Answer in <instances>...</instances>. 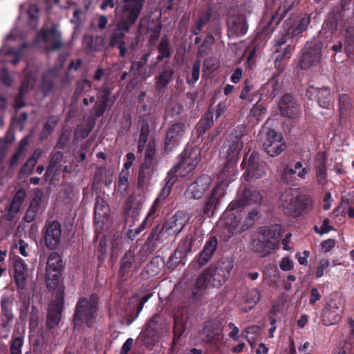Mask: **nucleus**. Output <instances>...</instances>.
<instances>
[{
  "label": "nucleus",
  "mask_w": 354,
  "mask_h": 354,
  "mask_svg": "<svg viewBox=\"0 0 354 354\" xmlns=\"http://www.w3.org/2000/svg\"><path fill=\"white\" fill-rule=\"evenodd\" d=\"M345 52L354 55V26H348L345 31Z\"/></svg>",
  "instance_id": "nucleus-50"
},
{
  "label": "nucleus",
  "mask_w": 354,
  "mask_h": 354,
  "mask_svg": "<svg viewBox=\"0 0 354 354\" xmlns=\"http://www.w3.org/2000/svg\"><path fill=\"white\" fill-rule=\"evenodd\" d=\"M160 205H161V203H160L156 201H153L145 220L142 222V223L139 225V227H138L136 229L133 236H136V235L139 234L141 232H142L147 227L151 225L155 218L158 216L157 210L159 209Z\"/></svg>",
  "instance_id": "nucleus-36"
},
{
  "label": "nucleus",
  "mask_w": 354,
  "mask_h": 354,
  "mask_svg": "<svg viewBox=\"0 0 354 354\" xmlns=\"http://www.w3.org/2000/svg\"><path fill=\"white\" fill-rule=\"evenodd\" d=\"M263 148L266 153L270 157H275L283 151L286 145L283 141L281 133L274 130H270L267 133L266 140L263 143Z\"/></svg>",
  "instance_id": "nucleus-16"
},
{
  "label": "nucleus",
  "mask_w": 354,
  "mask_h": 354,
  "mask_svg": "<svg viewBox=\"0 0 354 354\" xmlns=\"http://www.w3.org/2000/svg\"><path fill=\"white\" fill-rule=\"evenodd\" d=\"M41 202L42 194L41 192H37L35 194L26 212L24 217L25 222L31 223L35 219L36 216L41 209Z\"/></svg>",
  "instance_id": "nucleus-33"
},
{
  "label": "nucleus",
  "mask_w": 354,
  "mask_h": 354,
  "mask_svg": "<svg viewBox=\"0 0 354 354\" xmlns=\"http://www.w3.org/2000/svg\"><path fill=\"white\" fill-rule=\"evenodd\" d=\"M42 234L46 247L49 250L56 249L61 241V224L57 221H46Z\"/></svg>",
  "instance_id": "nucleus-13"
},
{
  "label": "nucleus",
  "mask_w": 354,
  "mask_h": 354,
  "mask_svg": "<svg viewBox=\"0 0 354 354\" xmlns=\"http://www.w3.org/2000/svg\"><path fill=\"white\" fill-rule=\"evenodd\" d=\"M225 192L220 185H216L210 194L205 199L202 207V216L204 218H210L220 203V200L224 196Z\"/></svg>",
  "instance_id": "nucleus-22"
},
{
  "label": "nucleus",
  "mask_w": 354,
  "mask_h": 354,
  "mask_svg": "<svg viewBox=\"0 0 354 354\" xmlns=\"http://www.w3.org/2000/svg\"><path fill=\"white\" fill-rule=\"evenodd\" d=\"M125 37L124 32L114 29L109 37V46L111 48H115L120 45L126 44Z\"/></svg>",
  "instance_id": "nucleus-55"
},
{
  "label": "nucleus",
  "mask_w": 354,
  "mask_h": 354,
  "mask_svg": "<svg viewBox=\"0 0 354 354\" xmlns=\"http://www.w3.org/2000/svg\"><path fill=\"white\" fill-rule=\"evenodd\" d=\"M322 46L323 43L318 40L308 41L306 44L299 62V66L301 69H308L319 63Z\"/></svg>",
  "instance_id": "nucleus-7"
},
{
  "label": "nucleus",
  "mask_w": 354,
  "mask_h": 354,
  "mask_svg": "<svg viewBox=\"0 0 354 354\" xmlns=\"http://www.w3.org/2000/svg\"><path fill=\"white\" fill-rule=\"evenodd\" d=\"M194 236L188 234L180 241L174 253L170 256L168 263L169 267H176L180 262V259L192 252L194 242Z\"/></svg>",
  "instance_id": "nucleus-23"
},
{
  "label": "nucleus",
  "mask_w": 354,
  "mask_h": 354,
  "mask_svg": "<svg viewBox=\"0 0 354 354\" xmlns=\"http://www.w3.org/2000/svg\"><path fill=\"white\" fill-rule=\"evenodd\" d=\"M264 175H266V163L260 159L257 153L252 152L249 157L244 176L247 180H250L259 179Z\"/></svg>",
  "instance_id": "nucleus-20"
},
{
  "label": "nucleus",
  "mask_w": 354,
  "mask_h": 354,
  "mask_svg": "<svg viewBox=\"0 0 354 354\" xmlns=\"http://www.w3.org/2000/svg\"><path fill=\"white\" fill-rule=\"evenodd\" d=\"M233 268L234 262L232 259L229 257H225L207 268L206 272L209 270H214V272H218L222 274L224 278L227 279Z\"/></svg>",
  "instance_id": "nucleus-31"
},
{
  "label": "nucleus",
  "mask_w": 354,
  "mask_h": 354,
  "mask_svg": "<svg viewBox=\"0 0 354 354\" xmlns=\"http://www.w3.org/2000/svg\"><path fill=\"white\" fill-rule=\"evenodd\" d=\"M186 124L184 121H176L168 128L164 139V151L169 153L176 147L185 133Z\"/></svg>",
  "instance_id": "nucleus-10"
},
{
  "label": "nucleus",
  "mask_w": 354,
  "mask_h": 354,
  "mask_svg": "<svg viewBox=\"0 0 354 354\" xmlns=\"http://www.w3.org/2000/svg\"><path fill=\"white\" fill-rule=\"evenodd\" d=\"M55 87V83L52 77L48 74H44L43 75L41 88L44 95L50 93Z\"/></svg>",
  "instance_id": "nucleus-60"
},
{
  "label": "nucleus",
  "mask_w": 354,
  "mask_h": 354,
  "mask_svg": "<svg viewBox=\"0 0 354 354\" xmlns=\"http://www.w3.org/2000/svg\"><path fill=\"white\" fill-rule=\"evenodd\" d=\"M228 34L238 37L244 35L248 30V25L243 15H237L230 17L227 20Z\"/></svg>",
  "instance_id": "nucleus-25"
},
{
  "label": "nucleus",
  "mask_w": 354,
  "mask_h": 354,
  "mask_svg": "<svg viewBox=\"0 0 354 354\" xmlns=\"http://www.w3.org/2000/svg\"><path fill=\"white\" fill-rule=\"evenodd\" d=\"M306 95L310 100H316L319 106L324 109H328L333 100L330 88L328 86H309Z\"/></svg>",
  "instance_id": "nucleus-18"
},
{
  "label": "nucleus",
  "mask_w": 354,
  "mask_h": 354,
  "mask_svg": "<svg viewBox=\"0 0 354 354\" xmlns=\"http://www.w3.org/2000/svg\"><path fill=\"white\" fill-rule=\"evenodd\" d=\"M207 337L212 340H219L222 338L223 328L217 321H211L203 328Z\"/></svg>",
  "instance_id": "nucleus-40"
},
{
  "label": "nucleus",
  "mask_w": 354,
  "mask_h": 354,
  "mask_svg": "<svg viewBox=\"0 0 354 354\" xmlns=\"http://www.w3.org/2000/svg\"><path fill=\"white\" fill-rule=\"evenodd\" d=\"M135 258V248L131 247L120 261V268L118 272V277L120 281H127L132 272H137L138 271L140 266L136 264L133 266Z\"/></svg>",
  "instance_id": "nucleus-14"
},
{
  "label": "nucleus",
  "mask_w": 354,
  "mask_h": 354,
  "mask_svg": "<svg viewBox=\"0 0 354 354\" xmlns=\"http://www.w3.org/2000/svg\"><path fill=\"white\" fill-rule=\"evenodd\" d=\"M241 210L229 209V205L223 213L220 224L223 226L224 232L228 233V237L236 234L245 232L243 220L236 213L241 212Z\"/></svg>",
  "instance_id": "nucleus-9"
},
{
  "label": "nucleus",
  "mask_w": 354,
  "mask_h": 354,
  "mask_svg": "<svg viewBox=\"0 0 354 354\" xmlns=\"http://www.w3.org/2000/svg\"><path fill=\"white\" fill-rule=\"evenodd\" d=\"M281 228L279 225L260 227L252 239V250L261 257H266L276 250L281 236Z\"/></svg>",
  "instance_id": "nucleus-1"
},
{
  "label": "nucleus",
  "mask_w": 354,
  "mask_h": 354,
  "mask_svg": "<svg viewBox=\"0 0 354 354\" xmlns=\"http://www.w3.org/2000/svg\"><path fill=\"white\" fill-rule=\"evenodd\" d=\"M165 233L166 232L163 225L161 223L157 224L152 229L146 240L145 246H147L148 250L151 252L154 251L157 248L158 244L162 239Z\"/></svg>",
  "instance_id": "nucleus-35"
},
{
  "label": "nucleus",
  "mask_w": 354,
  "mask_h": 354,
  "mask_svg": "<svg viewBox=\"0 0 354 354\" xmlns=\"http://www.w3.org/2000/svg\"><path fill=\"white\" fill-rule=\"evenodd\" d=\"M40 35L42 40L46 43L50 42V36L53 37V41L48 46V50L56 51L63 47L64 44L61 41V34L55 28H51L50 29L41 30Z\"/></svg>",
  "instance_id": "nucleus-30"
},
{
  "label": "nucleus",
  "mask_w": 354,
  "mask_h": 354,
  "mask_svg": "<svg viewBox=\"0 0 354 354\" xmlns=\"http://www.w3.org/2000/svg\"><path fill=\"white\" fill-rule=\"evenodd\" d=\"M158 317L153 315L145 324L144 328L140 333L137 341L140 342L143 346L149 350L153 349V346L158 342Z\"/></svg>",
  "instance_id": "nucleus-12"
},
{
  "label": "nucleus",
  "mask_w": 354,
  "mask_h": 354,
  "mask_svg": "<svg viewBox=\"0 0 354 354\" xmlns=\"http://www.w3.org/2000/svg\"><path fill=\"white\" fill-rule=\"evenodd\" d=\"M263 196L259 192L253 188H245L236 200L229 204V209L243 210L246 206L259 207Z\"/></svg>",
  "instance_id": "nucleus-8"
},
{
  "label": "nucleus",
  "mask_w": 354,
  "mask_h": 354,
  "mask_svg": "<svg viewBox=\"0 0 354 354\" xmlns=\"http://www.w3.org/2000/svg\"><path fill=\"white\" fill-rule=\"evenodd\" d=\"M64 158V153L62 151H56L50 156L49 165L46 169V174H52L56 167L61 162Z\"/></svg>",
  "instance_id": "nucleus-56"
},
{
  "label": "nucleus",
  "mask_w": 354,
  "mask_h": 354,
  "mask_svg": "<svg viewBox=\"0 0 354 354\" xmlns=\"http://www.w3.org/2000/svg\"><path fill=\"white\" fill-rule=\"evenodd\" d=\"M236 163V161L226 160L223 167L217 175L218 184L226 185L234 180L237 172Z\"/></svg>",
  "instance_id": "nucleus-26"
},
{
  "label": "nucleus",
  "mask_w": 354,
  "mask_h": 354,
  "mask_svg": "<svg viewBox=\"0 0 354 354\" xmlns=\"http://www.w3.org/2000/svg\"><path fill=\"white\" fill-rule=\"evenodd\" d=\"M99 297L92 293L88 297H81L77 301L73 315V324L75 327L86 326L91 328L96 318Z\"/></svg>",
  "instance_id": "nucleus-2"
},
{
  "label": "nucleus",
  "mask_w": 354,
  "mask_h": 354,
  "mask_svg": "<svg viewBox=\"0 0 354 354\" xmlns=\"http://www.w3.org/2000/svg\"><path fill=\"white\" fill-rule=\"evenodd\" d=\"M260 217L259 212L254 207V209L248 214V216L243 220V223L245 231L249 230L251 227L253 226L255 221H257Z\"/></svg>",
  "instance_id": "nucleus-58"
},
{
  "label": "nucleus",
  "mask_w": 354,
  "mask_h": 354,
  "mask_svg": "<svg viewBox=\"0 0 354 354\" xmlns=\"http://www.w3.org/2000/svg\"><path fill=\"white\" fill-rule=\"evenodd\" d=\"M26 47V44H23L17 49H15L13 48H10V49H8V54L10 55H13L15 57L14 59L11 61V63L14 66H16L19 63V59L21 58V52Z\"/></svg>",
  "instance_id": "nucleus-64"
},
{
  "label": "nucleus",
  "mask_w": 354,
  "mask_h": 354,
  "mask_svg": "<svg viewBox=\"0 0 354 354\" xmlns=\"http://www.w3.org/2000/svg\"><path fill=\"white\" fill-rule=\"evenodd\" d=\"M149 54H144L141 59L138 62H133L131 64V68L136 69L139 74H142L146 72L145 66L147 64Z\"/></svg>",
  "instance_id": "nucleus-59"
},
{
  "label": "nucleus",
  "mask_w": 354,
  "mask_h": 354,
  "mask_svg": "<svg viewBox=\"0 0 354 354\" xmlns=\"http://www.w3.org/2000/svg\"><path fill=\"white\" fill-rule=\"evenodd\" d=\"M112 183V174L105 167H99L96 169L93 178V185L104 183L109 187Z\"/></svg>",
  "instance_id": "nucleus-39"
},
{
  "label": "nucleus",
  "mask_w": 354,
  "mask_h": 354,
  "mask_svg": "<svg viewBox=\"0 0 354 354\" xmlns=\"http://www.w3.org/2000/svg\"><path fill=\"white\" fill-rule=\"evenodd\" d=\"M309 23H310V18L308 17H303L300 19V21L296 28H295L292 30L290 28H288V30L287 31H285L283 33L289 32L290 37H292V42L294 43V37L297 36L299 34L304 32L305 30H306Z\"/></svg>",
  "instance_id": "nucleus-51"
},
{
  "label": "nucleus",
  "mask_w": 354,
  "mask_h": 354,
  "mask_svg": "<svg viewBox=\"0 0 354 354\" xmlns=\"http://www.w3.org/2000/svg\"><path fill=\"white\" fill-rule=\"evenodd\" d=\"M64 299V292H59L56 295V299L51 302L48 307L46 325L49 329L54 328L60 322Z\"/></svg>",
  "instance_id": "nucleus-17"
},
{
  "label": "nucleus",
  "mask_w": 354,
  "mask_h": 354,
  "mask_svg": "<svg viewBox=\"0 0 354 354\" xmlns=\"http://www.w3.org/2000/svg\"><path fill=\"white\" fill-rule=\"evenodd\" d=\"M26 197V192L24 189H18L14 195L11 203L7 208V219L12 220L15 215L19 211L20 207Z\"/></svg>",
  "instance_id": "nucleus-34"
},
{
  "label": "nucleus",
  "mask_w": 354,
  "mask_h": 354,
  "mask_svg": "<svg viewBox=\"0 0 354 354\" xmlns=\"http://www.w3.org/2000/svg\"><path fill=\"white\" fill-rule=\"evenodd\" d=\"M24 344V338L21 336H12L10 346V354H21V347Z\"/></svg>",
  "instance_id": "nucleus-57"
},
{
  "label": "nucleus",
  "mask_w": 354,
  "mask_h": 354,
  "mask_svg": "<svg viewBox=\"0 0 354 354\" xmlns=\"http://www.w3.org/2000/svg\"><path fill=\"white\" fill-rule=\"evenodd\" d=\"M35 81V74L32 72L29 73L28 70H26L22 84L19 89L21 90V92H28L29 90L34 88Z\"/></svg>",
  "instance_id": "nucleus-52"
},
{
  "label": "nucleus",
  "mask_w": 354,
  "mask_h": 354,
  "mask_svg": "<svg viewBox=\"0 0 354 354\" xmlns=\"http://www.w3.org/2000/svg\"><path fill=\"white\" fill-rule=\"evenodd\" d=\"M185 330V326L181 322H177L176 319H174V325L173 328V333H174V339L173 342L174 344H176L180 337L183 335Z\"/></svg>",
  "instance_id": "nucleus-63"
},
{
  "label": "nucleus",
  "mask_w": 354,
  "mask_h": 354,
  "mask_svg": "<svg viewBox=\"0 0 354 354\" xmlns=\"http://www.w3.org/2000/svg\"><path fill=\"white\" fill-rule=\"evenodd\" d=\"M12 306V303L8 299H3L1 300L2 326L4 328L6 327L7 324L14 318Z\"/></svg>",
  "instance_id": "nucleus-45"
},
{
  "label": "nucleus",
  "mask_w": 354,
  "mask_h": 354,
  "mask_svg": "<svg viewBox=\"0 0 354 354\" xmlns=\"http://www.w3.org/2000/svg\"><path fill=\"white\" fill-rule=\"evenodd\" d=\"M156 169L140 165L138 176V187L143 189L147 186Z\"/></svg>",
  "instance_id": "nucleus-41"
},
{
  "label": "nucleus",
  "mask_w": 354,
  "mask_h": 354,
  "mask_svg": "<svg viewBox=\"0 0 354 354\" xmlns=\"http://www.w3.org/2000/svg\"><path fill=\"white\" fill-rule=\"evenodd\" d=\"M165 180V185L162 188L161 191L158 195V197L155 200L156 201H158L161 204L162 201L169 195L171 187H173L174 184L176 182V178L175 176L171 177L169 176V174H167V176Z\"/></svg>",
  "instance_id": "nucleus-48"
},
{
  "label": "nucleus",
  "mask_w": 354,
  "mask_h": 354,
  "mask_svg": "<svg viewBox=\"0 0 354 354\" xmlns=\"http://www.w3.org/2000/svg\"><path fill=\"white\" fill-rule=\"evenodd\" d=\"M62 268V257L58 252H53L48 258L46 270V286L49 289L58 283Z\"/></svg>",
  "instance_id": "nucleus-11"
},
{
  "label": "nucleus",
  "mask_w": 354,
  "mask_h": 354,
  "mask_svg": "<svg viewBox=\"0 0 354 354\" xmlns=\"http://www.w3.org/2000/svg\"><path fill=\"white\" fill-rule=\"evenodd\" d=\"M110 91L107 88H104L98 93L93 108V113L95 118H100L105 113L110 100Z\"/></svg>",
  "instance_id": "nucleus-32"
},
{
  "label": "nucleus",
  "mask_w": 354,
  "mask_h": 354,
  "mask_svg": "<svg viewBox=\"0 0 354 354\" xmlns=\"http://www.w3.org/2000/svg\"><path fill=\"white\" fill-rule=\"evenodd\" d=\"M109 212V207L107 203L104 198L97 196L95 199V204L94 208V218L95 220L102 221L106 217Z\"/></svg>",
  "instance_id": "nucleus-42"
},
{
  "label": "nucleus",
  "mask_w": 354,
  "mask_h": 354,
  "mask_svg": "<svg viewBox=\"0 0 354 354\" xmlns=\"http://www.w3.org/2000/svg\"><path fill=\"white\" fill-rule=\"evenodd\" d=\"M118 191L122 194H127L129 187V171L122 169L119 174L117 183H115Z\"/></svg>",
  "instance_id": "nucleus-47"
},
{
  "label": "nucleus",
  "mask_w": 354,
  "mask_h": 354,
  "mask_svg": "<svg viewBox=\"0 0 354 354\" xmlns=\"http://www.w3.org/2000/svg\"><path fill=\"white\" fill-rule=\"evenodd\" d=\"M211 181L209 176L206 174L200 176L189 185L185 192V195L189 199L201 198L209 188Z\"/></svg>",
  "instance_id": "nucleus-19"
},
{
  "label": "nucleus",
  "mask_w": 354,
  "mask_h": 354,
  "mask_svg": "<svg viewBox=\"0 0 354 354\" xmlns=\"http://www.w3.org/2000/svg\"><path fill=\"white\" fill-rule=\"evenodd\" d=\"M246 131L245 126L239 125L233 129L228 138L235 141H242L243 138L246 135Z\"/></svg>",
  "instance_id": "nucleus-61"
},
{
  "label": "nucleus",
  "mask_w": 354,
  "mask_h": 354,
  "mask_svg": "<svg viewBox=\"0 0 354 354\" xmlns=\"http://www.w3.org/2000/svg\"><path fill=\"white\" fill-rule=\"evenodd\" d=\"M123 6V17L117 24V31H121L124 35L129 32L130 27L137 21L145 3V0H121Z\"/></svg>",
  "instance_id": "nucleus-5"
},
{
  "label": "nucleus",
  "mask_w": 354,
  "mask_h": 354,
  "mask_svg": "<svg viewBox=\"0 0 354 354\" xmlns=\"http://www.w3.org/2000/svg\"><path fill=\"white\" fill-rule=\"evenodd\" d=\"M164 266V260L159 256L154 257L147 264V272L151 276H155L158 274L161 268Z\"/></svg>",
  "instance_id": "nucleus-49"
},
{
  "label": "nucleus",
  "mask_w": 354,
  "mask_h": 354,
  "mask_svg": "<svg viewBox=\"0 0 354 354\" xmlns=\"http://www.w3.org/2000/svg\"><path fill=\"white\" fill-rule=\"evenodd\" d=\"M343 308L339 299L331 298L326 304L322 311V322L326 326L338 323L342 317Z\"/></svg>",
  "instance_id": "nucleus-15"
},
{
  "label": "nucleus",
  "mask_w": 354,
  "mask_h": 354,
  "mask_svg": "<svg viewBox=\"0 0 354 354\" xmlns=\"http://www.w3.org/2000/svg\"><path fill=\"white\" fill-rule=\"evenodd\" d=\"M218 247V239L215 236H211L205 242L203 250L196 257L193 266L200 269L205 266L212 258Z\"/></svg>",
  "instance_id": "nucleus-21"
},
{
  "label": "nucleus",
  "mask_w": 354,
  "mask_h": 354,
  "mask_svg": "<svg viewBox=\"0 0 354 354\" xmlns=\"http://www.w3.org/2000/svg\"><path fill=\"white\" fill-rule=\"evenodd\" d=\"M261 299L260 292L257 289H252L248 292L245 297V302L248 304V309L244 310L245 312L251 310Z\"/></svg>",
  "instance_id": "nucleus-53"
},
{
  "label": "nucleus",
  "mask_w": 354,
  "mask_h": 354,
  "mask_svg": "<svg viewBox=\"0 0 354 354\" xmlns=\"http://www.w3.org/2000/svg\"><path fill=\"white\" fill-rule=\"evenodd\" d=\"M227 281L222 274L214 270H209L206 272V268L197 277L196 283L192 290L191 297L195 301L202 300L206 294L208 286L212 288H219Z\"/></svg>",
  "instance_id": "nucleus-3"
},
{
  "label": "nucleus",
  "mask_w": 354,
  "mask_h": 354,
  "mask_svg": "<svg viewBox=\"0 0 354 354\" xmlns=\"http://www.w3.org/2000/svg\"><path fill=\"white\" fill-rule=\"evenodd\" d=\"M274 55V67L280 70L290 58L295 50L294 43L289 32L282 33L281 37L275 39Z\"/></svg>",
  "instance_id": "nucleus-6"
},
{
  "label": "nucleus",
  "mask_w": 354,
  "mask_h": 354,
  "mask_svg": "<svg viewBox=\"0 0 354 354\" xmlns=\"http://www.w3.org/2000/svg\"><path fill=\"white\" fill-rule=\"evenodd\" d=\"M201 62L196 59L194 62L191 77H187L186 79L187 84L190 86H194L195 83L198 80L200 76Z\"/></svg>",
  "instance_id": "nucleus-54"
},
{
  "label": "nucleus",
  "mask_w": 354,
  "mask_h": 354,
  "mask_svg": "<svg viewBox=\"0 0 354 354\" xmlns=\"http://www.w3.org/2000/svg\"><path fill=\"white\" fill-rule=\"evenodd\" d=\"M162 225L168 235H177L183 230L185 225V217L181 212H176Z\"/></svg>",
  "instance_id": "nucleus-28"
},
{
  "label": "nucleus",
  "mask_w": 354,
  "mask_h": 354,
  "mask_svg": "<svg viewBox=\"0 0 354 354\" xmlns=\"http://www.w3.org/2000/svg\"><path fill=\"white\" fill-rule=\"evenodd\" d=\"M191 171H188L186 165L182 167H177L176 165L171 169H170V171L168 172V174L171 177L175 176L177 180L178 177H185Z\"/></svg>",
  "instance_id": "nucleus-62"
},
{
  "label": "nucleus",
  "mask_w": 354,
  "mask_h": 354,
  "mask_svg": "<svg viewBox=\"0 0 354 354\" xmlns=\"http://www.w3.org/2000/svg\"><path fill=\"white\" fill-rule=\"evenodd\" d=\"M158 55L156 57L158 62H161L164 59L169 58L171 56L172 50L170 42L166 36L162 37L158 46Z\"/></svg>",
  "instance_id": "nucleus-46"
},
{
  "label": "nucleus",
  "mask_w": 354,
  "mask_h": 354,
  "mask_svg": "<svg viewBox=\"0 0 354 354\" xmlns=\"http://www.w3.org/2000/svg\"><path fill=\"white\" fill-rule=\"evenodd\" d=\"M200 161V153L198 150L183 151L180 156V161L177 167H182L186 165L188 171H193Z\"/></svg>",
  "instance_id": "nucleus-29"
},
{
  "label": "nucleus",
  "mask_w": 354,
  "mask_h": 354,
  "mask_svg": "<svg viewBox=\"0 0 354 354\" xmlns=\"http://www.w3.org/2000/svg\"><path fill=\"white\" fill-rule=\"evenodd\" d=\"M141 165L156 169L157 166V160L154 142H149L147 145L145 155V160Z\"/></svg>",
  "instance_id": "nucleus-44"
},
{
  "label": "nucleus",
  "mask_w": 354,
  "mask_h": 354,
  "mask_svg": "<svg viewBox=\"0 0 354 354\" xmlns=\"http://www.w3.org/2000/svg\"><path fill=\"white\" fill-rule=\"evenodd\" d=\"M174 75L173 68L169 67L162 70L160 75L155 77V86L157 91H164L172 81Z\"/></svg>",
  "instance_id": "nucleus-37"
},
{
  "label": "nucleus",
  "mask_w": 354,
  "mask_h": 354,
  "mask_svg": "<svg viewBox=\"0 0 354 354\" xmlns=\"http://www.w3.org/2000/svg\"><path fill=\"white\" fill-rule=\"evenodd\" d=\"M228 148L226 151L227 160L238 161L239 153L243 148V141H235L230 138L227 139Z\"/></svg>",
  "instance_id": "nucleus-43"
},
{
  "label": "nucleus",
  "mask_w": 354,
  "mask_h": 354,
  "mask_svg": "<svg viewBox=\"0 0 354 354\" xmlns=\"http://www.w3.org/2000/svg\"><path fill=\"white\" fill-rule=\"evenodd\" d=\"M279 107L281 114L290 118L297 117L300 113L299 105L289 93H286L281 97Z\"/></svg>",
  "instance_id": "nucleus-24"
},
{
  "label": "nucleus",
  "mask_w": 354,
  "mask_h": 354,
  "mask_svg": "<svg viewBox=\"0 0 354 354\" xmlns=\"http://www.w3.org/2000/svg\"><path fill=\"white\" fill-rule=\"evenodd\" d=\"M214 112L209 110L199 120L196 126L198 138L202 137L214 124Z\"/></svg>",
  "instance_id": "nucleus-38"
},
{
  "label": "nucleus",
  "mask_w": 354,
  "mask_h": 354,
  "mask_svg": "<svg viewBox=\"0 0 354 354\" xmlns=\"http://www.w3.org/2000/svg\"><path fill=\"white\" fill-rule=\"evenodd\" d=\"M281 205L286 214L298 217L309 208L310 203L306 196L299 195L296 191L290 189L282 194Z\"/></svg>",
  "instance_id": "nucleus-4"
},
{
  "label": "nucleus",
  "mask_w": 354,
  "mask_h": 354,
  "mask_svg": "<svg viewBox=\"0 0 354 354\" xmlns=\"http://www.w3.org/2000/svg\"><path fill=\"white\" fill-rule=\"evenodd\" d=\"M327 154L326 152H318L315 158V169L317 183L322 185L327 183Z\"/></svg>",
  "instance_id": "nucleus-27"
}]
</instances>
